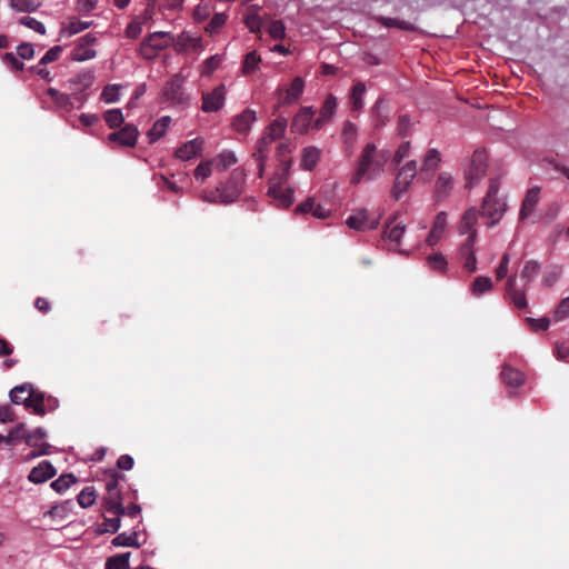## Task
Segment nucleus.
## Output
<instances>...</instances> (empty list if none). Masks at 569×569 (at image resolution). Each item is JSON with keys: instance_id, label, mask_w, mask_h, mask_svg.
<instances>
[{"instance_id": "nucleus-1", "label": "nucleus", "mask_w": 569, "mask_h": 569, "mask_svg": "<svg viewBox=\"0 0 569 569\" xmlns=\"http://www.w3.org/2000/svg\"><path fill=\"white\" fill-rule=\"evenodd\" d=\"M389 159V152L378 150L375 143H368L362 149L358 160L357 170L351 178L353 184H358L362 179L373 180L383 171Z\"/></svg>"}, {"instance_id": "nucleus-2", "label": "nucleus", "mask_w": 569, "mask_h": 569, "mask_svg": "<svg viewBox=\"0 0 569 569\" xmlns=\"http://www.w3.org/2000/svg\"><path fill=\"white\" fill-rule=\"evenodd\" d=\"M500 181L498 178L490 179L488 191L481 203L480 214L489 219L488 226L492 227L498 223L507 210V202L503 198L498 197Z\"/></svg>"}, {"instance_id": "nucleus-3", "label": "nucleus", "mask_w": 569, "mask_h": 569, "mask_svg": "<svg viewBox=\"0 0 569 569\" xmlns=\"http://www.w3.org/2000/svg\"><path fill=\"white\" fill-rule=\"evenodd\" d=\"M10 399L14 405H23L28 409H32L37 416H44V395L33 388L31 383H23L14 387L10 391Z\"/></svg>"}, {"instance_id": "nucleus-4", "label": "nucleus", "mask_w": 569, "mask_h": 569, "mask_svg": "<svg viewBox=\"0 0 569 569\" xmlns=\"http://www.w3.org/2000/svg\"><path fill=\"white\" fill-rule=\"evenodd\" d=\"M246 171L241 168L234 169L226 183L218 187L219 201L223 204L234 202L243 191Z\"/></svg>"}, {"instance_id": "nucleus-5", "label": "nucleus", "mask_w": 569, "mask_h": 569, "mask_svg": "<svg viewBox=\"0 0 569 569\" xmlns=\"http://www.w3.org/2000/svg\"><path fill=\"white\" fill-rule=\"evenodd\" d=\"M173 41L170 32L156 31L146 37L139 49V53L143 59L152 60L158 52L168 48Z\"/></svg>"}, {"instance_id": "nucleus-6", "label": "nucleus", "mask_w": 569, "mask_h": 569, "mask_svg": "<svg viewBox=\"0 0 569 569\" xmlns=\"http://www.w3.org/2000/svg\"><path fill=\"white\" fill-rule=\"evenodd\" d=\"M487 153L485 150L477 149L472 157L469 167L465 170L466 189H472L477 186L487 173Z\"/></svg>"}, {"instance_id": "nucleus-7", "label": "nucleus", "mask_w": 569, "mask_h": 569, "mask_svg": "<svg viewBox=\"0 0 569 569\" xmlns=\"http://www.w3.org/2000/svg\"><path fill=\"white\" fill-rule=\"evenodd\" d=\"M184 78L181 73L173 74L168 80L162 89L161 97L163 101L171 103L172 106L184 107L189 103V98L184 93L182 84Z\"/></svg>"}, {"instance_id": "nucleus-8", "label": "nucleus", "mask_w": 569, "mask_h": 569, "mask_svg": "<svg viewBox=\"0 0 569 569\" xmlns=\"http://www.w3.org/2000/svg\"><path fill=\"white\" fill-rule=\"evenodd\" d=\"M416 174L417 162L415 160L406 162L398 170L392 187V196L396 200H399L407 192Z\"/></svg>"}, {"instance_id": "nucleus-9", "label": "nucleus", "mask_w": 569, "mask_h": 569, "mask_svg": "<svg viewBox=\"0 0 569 569\" xmlns=\"http://www.w3.org/2000/svg\"><path fill=\"white\" fill-rule=\"evenodd\" d=\"M93 80L94 76L90 71L81 72L69 80V89L80 107L86 102V96L82 93L92 86Z\"/></svg>"}, {"instance_id": "nucleus-10", "label": "nucleus", "mask_w": 569, "mask_h": 569, "mask_svg": "<svg viewBox=\"0 0 569 569\" xmlns=\"http://www.w3.org/2000/svg\"><path fill=\"white\" fill-rule=\"evenodd\" d=\"M227 89L224 84H219L210 92L202 93V106L203 112H217L219 111L226 101Z\"/></svg>"}, {"instance_id": "nucleus-11", "label": "nucleus", "mask_w": 569, "mask_h": 569, "mask_svg": "<svg viewBox=\"0 0 569 569\" xmlns=\"http://www.w3.org/2000/svg\"><path fill=\"white\" fill-rule=\"evenodd\" d=\"M477 238V231H472L465 242L460 246L459 254L462 261L463 269L469 273H473L477 270V258L473 249V244Z\"/></svg>"}, {"instance_id": "nucleus-12", "label": "nucleus", "mask_w": 569, "mask_h": 569, "mask_svg": "<svg viewBox=\"0 0 569 569\" xmlns=\"http://www.w3.org/2000/svg\"><path fill=\"white\" fill-rule=\"evenodd\" d=\"M305 81L301 77L293 78L289 88H278L276 94L278 97L279 106H287L293 103L300 98L303 92Z\"/></svg>"}, {"instance_id": "nucleus-13", "label": "nucleus", "mask_w": 569, "mask_h": 569, "mask_svg": "<svg viewBox=\"0 0 569 569\" xmlns=\"http://www.w3.org/2000/svg\"><path fill=\"white\" fill-rule=\"evenodd\" d=\"M46 437H47V431L41 427H38V428L33 429L32 431H27L26 443L29 447L36 448V450H33L29 455V458H36V457L44 456V455L49 453V449L51 446L47 442L40 443V441L42 439H44Z\"/></svg>"}, {"instance_id": "nucleus-14", "label": "nucleus", "mask_w": 569, "mask_h": 569, "mask_svg": "<svg viewBox=\"0 0 569 569\" xmlns=\"http://www.w3.org/2000/svg\"><path fill=\"white\" fill-rule=\"evenodd\" d=\"M346 224L357 231L373 230L378 228L379 219L369 220L367 210L358 209L348 217Z\"/></svg>"}, {"instance_id": "nucleus-15", "label": "nucleus", "mask_w": 569, "mask_h": 569, "mask_svg": "<svg viewBox=\"0 0 569 569\" xmlns=\"http://www.w3.org/2000/svg\"><path fill=\"white\" fill-rule=\"evenodd\" d=\"M139 136L138 128L134 124H126L119 131L109 134L108 139L111 142H117L123 147H134Z\"/></svg>"}, {"instance_id": "nucleus-16", "label": "nucleus", "mask_w": 569, "mask_h": 569, "mask_svg": "<svg viewBox=\"0 0 569 569\" xmlns=\"http://www.w3.org/2000/svg\"><path fill=\"white\" fill-rule=\"evenodd\" d=\"M268 194L273 199L276 206L279 208H288L293 202V191L290 188H284L280 183L270 180Z\"/></svg>"}, {"instance_id": "nucleus-17", "label": "nucleus", "mask_w": 569, "mask_h": 569, "mask_svg": "<svg viewBox=\"0 0 569 569\" xmlns=\"http://www.w3.org/2000/svg\"><path fill=\"white\" fill-rule=\"evenodd\" d=\"M337 98L329 93L325 99L319 117L313 121V129L320 130L323 126L329 123L337 110Z\"/></svg>"}, {"instance_id": "nucleus-18", "label": "nucleus", "mask_w": 569, "mask_h": 569, "mask_svg": "<svg viewBox=\"0 0 569 569\" xmlns=\"http://www.w3.org/2000/svg\"><path fill=\"white\" fill-rule=\"evenodd\" d=\"M315 113L316 111L312 107H302L292 119L291 130L298 133H306L311 126L313 127Z\"/></svg>"}, {"instance_id": "nucleus-19", "label": "nucleus", "mask_w": 569, "mask_h": 569, "mask_svg": "<svg viewBox=\"0 0 569 569\" xmlns=\"http://www.w3.org/2000/svg\"><path fill=\"white\" fill-rule=\"evenodd\" d=\"M123 502L124 496L121 488L111 492H107L103 498L104 510L114 516H124L126 507L123 506Z\"/></svg>"}, {"instance_id": "nucleus-20", "label": "nucleus", "mask_w": 569, "mask_h": 569, "mask_svg": "<svg viewBox=\"0 0 569 569\" xmlns=\"http://www.w3.org/2000/svg\"><path fill=\"white\" fill-rule=\"evenodd\" d=\"M506 299L517 309H525L528 306L525 289L516 288V276H510L506 281Z\"/></svg>"}, {"instance_id": "nucleus-21", "label": "nucleus", "mask_w": 569, "mask_h": 569, "mask_svg": "<svg viewBox=\"0 0 569 569\" xmlns=\"http://www.w3.org/2000/svg\"><path fill=\"white\" fill-rule=\"evenodd\" d=\"M273 141V138L264 131L263 136L257 143L256 151L252 153V158L257 162L259 178H262L264 172V161L268 154V146H270Z\"/></svg>"}, {"instance_id": "nucleus-22", "label": "nucleus", "mask_w": 569, "mask_h": 569, "mask_svg": "<svg viewBox=\"0 0 569 569\" xmlns=\"http://www.w3.org/2000/svg\"><path fill=\"white\" fill-rule=\"evenodd\" d=\"M56 476V469L50 461L43 460L32 468L28 479L33 483H42Z\"/></svg>"}, {"instance_id": "nucleus-23", "label": "nucleus", "mask_w": 569, "mask_h": 569, "mask_svg": "<svg viewBox=\"0 0 569 569\" xmlns=\"http://www.w3.org/2000/svg\"><path fill=\"white\" fill-rule=\"evenodd\" d=\"M540 200V187H532L527 190L520 209V220H525L531 216L535 211L536 206Z\"/></svg>"}, {"instance_id": "nucleus-24", "label": "nucleus", "mask_w": 569, "mask_h": 569, "mask_svg": "<svg viewBox=\"0 0 569 569\" xmlns=\"http://www.w3.org/2000/svg\"><path fill=\"white\" fill-rule=\"evenodd\" d=\"M453 188V178L448 172H440L435 183V198L437 201L447 199Z\"/></svg>"}, {"instance_id": "nucleus-25", "label": "nucleus", "mask_w": 569, "mask_h": 569, "mask_svg": "<svg viewBox=\"0 0 569 569\" xmlns=\"http://www.w3.org/2000/svg\"><path fill=\"white\" fill-rule=\"evenodd\" d=\"M203 146V140L196 138L193 140L187 141L180 148H178L174 152L176 158L180 160H190L198 154L201 153Z\"/></svg>"}, {"instance_id": "nucleus-26", "label": "nucleus", "mask_w": 569, "mask_h": 569, "mask_svg": "<svg viewBox=\"0 0 569 569\" xmlns=\"http://www.w3.org/2000/svg\"><path fill=\"white\" fill-rule=\"evenodd\" d=\"M396 220L397 216H392L387 220L383 230V237H386L390 242L398 246L405 233L406 226L402 222H396Z\"/></svg>"}, {"instance_id": "nucleus-27", "label": "nucleus", "mask_w": 569, "mask_h": 569, "mask_svg": "<svg viewBox=\"0 0 569 569\" xmlns=\"http://www.w3.org/2000/svg\"><path fill=\"white\" fill-rule=\"evenodd\" d=\"M298 213H311L318 219H326L330 216V210L322 207L320 203H316L313 198H308L301 202L297 208Z\"/></svg>"}, {"instance_id": "nucleus-28", "label": "nucleus", "mask_w": 569, "mask_h": 569, "mask_svg": "<svg viewBox=\"0 0 569 569\" xmlns=\"http://www.w3.org/2000/svg\"><path fill=\"white\" fill-rule=\"evenodd\" d=\"M446 226H447V213L441 211L436 216L432 228L428 234V238H427L428 246L433 247L439 242V240L442 238Z\"/></svg>"}, {"instance_id": "nucleus-29", "label": "nucleus", "mask_w": 569, "mask_h": 569, "mask_svg": "<svg viewBox=\"0 0 569 569\" xmlns=\"http://www.w3.org/2000/svg\"><path fill=\"white\" fill-rule=\"evenodd\" d=\"M256 120V111L246 109L234 118L232 126L237 132L247 133Z\"/></svg>"}, {"instance_id": "nucleus-30", "label": "nucleus", "mask_w": 569, "mask_h": 569, "mask_svg": "<svg viewBox=\"0 0 569 569\" xmlns=\"http://www.w3.org/2000/svg\"><path fill=\"white\" fill-rule=\"evenodd\" d=\"M500 377L502 382L508 387L518 388L525 383L523 373L507 365L503 366Z\"/></svg>"}, {"instance_id": "nucleus-31", "label": "nucleus", "mask_w": 569, "mask_h": 569, "mask_svg": "<svg viewBox=\"0 0 569 569\" xmlns=\"http://www.w3.org/2000/svg\"><path fill=\"white\" fill-rule=\"evenodd\" d=\"M47 94L52 99L57 108L68 112L73 109L74 99L69 94L60 92L54 88H49Z\"/></svg>"}, {"instance_id": "nucleus-32", "label": "nucleus", "mask_w": 569, "mask_h": 569, "mask_svg": "<svg viewBox=\"0 0 569 569\" xmlns=\"http://www.w3.org/2000/svg\"><path fill=\"white\" fill-rule=\"evenodd\" d=\"M321 150L317 147L310 146L302 150L301 167L305 170L311 171L320 160Z\"/></svg>"}, {"instance_id": "nucleus-33", "label": "nucleus", "mask_w": 569, "mask_h": 569, "mask_svg": "<svg viewBox=\"0 0 569 569\" xmlns=\"http://www.w3.org/2000/svg\"><path fill=\"white\" fill-rule=\"evenodd\" d=\"M366 84L361 81H358L353 84L351 88L350 94H349V101L351 104V109L353 111H359L363 107V96L366 93Z\"/></svg>"}, {"instance_id": "nucleus-34", "label": "nucleus", "mask_w": 569, "mask_h": 569, "mask_svg": "<svg viewBox=\"0 0 569 569\" xmlns=\"http://www.w3.org/2000/svg\"><path fill=\"white\" fill-rule=\"evenodd\" d=\"M479 212L475 207H471L467 209L462 216L459 231L460 233H471L472 231H476L473 229L475 224L478 221Z\"/></svg>"}, {"instance_id": "nucleus-35", "label": "nucleus", "mask_w": 569, "mask_h": 569, "mask_svg": "<svg viewBox=\"0 0 569 569\" xmlns=\"http://www.w3.org/2000/svg\"><path fill=\"white\" fill-rule=\"evenodd\" d=\"M377 21L386 28H398L400 30L410 32L417 31L418 29L413 23L397 18H387L379 16L377 17Z\"/></svg>"}, {"instance_id": "nucleus-36", "label": "nucleus", "mask_w": 569, "mask_h": 569, "mask_svg": "<svg viewBox=\"0 0 569 569\" xmlns=\"http://www.w3.org/2000/svg\"><path fill=\"white\" fill-rule=\"evenodd\" d=\"M169 124L170 117H162L157 120L148 131L149 142L154 143L157 140H159L166 133Z\"/></svg>"}, {"instance_id": "nucleus-37", "label": "nucleus", "mask_w": 569, "mask_h": 569, "mask_svg": "<svg viewBox=\"0 0 569 569\" xmlns=\"http://www.w3.org/2000/svg\"><path fill=\"white\" fill-rule=\"evenodd\" d=\"M112 546L114 547H140L138 541V533L132 531L130 533L122 532L112 539Z\"/></svg>"}, {"instance_id": "nucleus-38", "label": "nucleus", "mask_w": 569, "mask_h": 569, "mask_svg": "<svg viewBox=\"0 0 569 569\" xmlns=\"http://www.w3.org/2000/svg\"><path fill=\"white\" fill-rule=\"evenodd\" d=\"M131 553L124 552L109 557L106 561V569H129V559Z\"/></svg>"}, {"instance_id": "nucleus-39", "label": "nucleus", "mask_w": 569, "mask_h": 569, "mask_svg": "<svg viewBox=\"0 0 569 569\" xmlns=\"http://www.w3.org/2000/svg\"><path fill=\"white\" fill-rule=\"evenodd\" d=\"M493 284L488 277H477L471 284V293L475 297H480L492 289Z\"/></svg>"}, {"instance_id": "nucleus-40", "label": "nucleus", "mask_w": 569, "mask_h": 569, "mask_svg": "<svg viewBox=\"0 0 569 569\" xmlns=\"http://www.w3.org/2000/svg\"><path fill=\"white\" fill-rule=\"evenodd\" d=\"M287 124H288V121L286 118L283 117H279L277 118L276 120H273L267 128H266V132L268 134H270L273 140H278L280 139L284 131H286V128H287Z\"/></svg>"}, {"instance_id": "nucleus-41", "label": "nucleus", "mask_w": 569, "mask_h": 569, "mask_svg": "<svg viewBox=\"0 0 569 569\" xmlns=\"http://www.w3.org/2000/svg\"><path fill=\"white\" fill-rule=\"evenodd\" d=\"M27 431L26 425L20 422L10 430L9 435L4 437L3 442L8 446L14 445L20 440L26 442Z\"/></svg>"}, {"instance_id": "nucleus-42", "label": "nucleus", "mask_w": 569, "mask_h": 569, "mask_svg": "<svg viewBox=\"0 0 569 569\" xmlns=\"http://www.w3.org/2000/svg\"><path fill=\"white\" fill-rule=\"evenodd\" d=\"M372 117L376 122V127H382L388 121V110L385 107L383 99H378L372 107Z\"/></svg>"}, {"instance_id": "nucleus-43", "label": "nucleus", "mask_w": 569, "mask_h": 569, "mask_svg": "<svg viewBox=\"0 0 569 569\" xmlns=\"http://www.w3.org/2000/svg\"><path fill=\"white\" fill-rule=\"evenodd\" d=\"M440 161V152L437 149H430L423 159L421 172L435 171Z\"/></svg>"}, {"instance_id": "nucleus-44", "label": "nucleus", "mask_w": 569, "mask_h": 569, "mask_svg": "<svg viewBox=\"0 0 569 569\" xmlns=\"http://www.w3.org/2000/svg\"><path fill=\"white\" fill-rule=\"evenodd\" d=\"M77 482V478L72 473L61 475L58 479L51 482V488L62 493L70 488L72 483Z\"/></svg>"}, {"instance_id": "nucleus-45", "label": "nucleus", "mask_w": 569, "mask_h": 569, "mask_svg": "<svg viewBox=\"0 0 569 569\" xmlns=\"http://www.w3.org/2000/svg\"><path fill=\"white\" fill-rule=\"evenodd\" d=\"M227 19L228 16L223 12L213 14V17L206 26L204 31L211 36L218 33L220 29L226 24Z\"/></svg>"}, {"instance_id": "nucleus-46", "label": "nucleus", "mask_w": 569, "mask_h": 569, "mask_svg": "<svg viewBox=\"0 0 569 569\" xmlns=\"http://www.w3.org/2000/svg\"><path fill=\"white\" fill-rule=\"evenodd\" d=\"M221 61L222 59L219 54H214L206 59L201 64V76L210 77L219 68Z\"/></svg>"}, {"instance_id": "nucleus-47", "label": "nucleus", "mask_w": 569, "mask_h": 569, "mask_svg": "<svg viewBox=\"0 0 569 569\" xmlns=\"http://www.w3.org/2000/svg\"><path fill=\"white\" fill-rule=\"evenodd\" d=\"M214 161L219 170L224 171L237 162V157L232 151L224 150L217 156Z\"/></svg>"}, {"instance_id": "nucleus-48", "label": "nucleus", "mask_w": 569, "mask_h": 569, "mask_svg": "<svg viewBox=\"0 0 569 569\" xmlns=\"http://www.w3.org/2000/svg\"><path fill=\"white\" fill-rule=\"evenodd\" d=\"M103 119L111 129L120 128L123 123V114L120 109H110L106 111Z\"/></svg>"}, {"instance_id": "nucleus-49", "label": "nucleus", "mask_w": 569, "mask_h": 569, "mask_svg": "<svg viewBox=\"0 0 569 569\" xmlns=\"http://www.w3.org/2000/svg\"><path fill=\"white\" fill-rule=\"evenodd\" d=\"M78 503L82 508L91 507L96 501V490L93 487L83 488L77 497Z\"/></svg>"}, {"instance_id": "nucleus-50", "label": "nucleus", "mask_w": 569, "mask_h": 569, "mask_svg": "<svg viewBox=\"0 0 569 569\" xmlns=\"http://www.w3.org/2000/svg\"><path fill=\"white\" fill-rule=\"evenodd\" d=\"M97 52L90 47L76 46L71 53V59L74 61H86L93 59Z\"/></svg>"}, {"instance_id": "nucleus-51", "label": "nucleus", "mask_w": 569, "mask_h": 569, "mask_svg": "<svg viewBox=\"0 0 569 569\" xmlns=\"http://www.w3.org/2000/svg\"><path fill=\"white\" fill-rule=\"evenodd\" d=\"M540 271V263L535 260H529L525 263L520 277L529 283Z\"/></svg>"}, {"instance_id": "nucleus-52", "label": "nucleus", "mask_w": 569, "mask_h": 569, "mask_svg": "<svg viewBox=\"0 0 569 569\" xmlns=\"http://www.w3.org/2000/svg\"><path fill=\"white\" fill-rule=\"evenodd\" d=\"M427 264L430 269L442 272L446 270L448 262L445 256L438 252L427 257Z\"/></svg>"}, {"instance_id": "nucleus-53", "label": "nucleus", "mask_w": 569, "mask_h": 569, "mask_svg": "<svg viewBox=\"0 0 569 569\" xmlns=\"http://www.w3.org/2000/svg\"><path fill=\"white\" fill-rule=\"evenodd\" d=\"M260 61L261 59L256 51L247 53L242 64V72L244 74L252 73L258 68Z\"/></svg>"}, {"instance_id": "nucleus-54", "label": "nucleus", "mask_w": 569, "mask_h": 569, "mask_svg": "<svg viewBox=\"0 0 569 569\" xmlns=\"http://www.w3.org/2000/svg\"><path fill=\"white\" fill-rule=\"evenodd\" d=\"M10 6L20 12H31L36 11L39 8V2L37 0H9Z\"/></svg>"}, {"instance_id": "nucleus-55", "label": "nucleus", "mask_w": 569, "mask_h": 569, "mask_svg": "<svg viewBox=\"0 0 569 569\" xmlns=\"http://www.w3.org/2000/svg\"><path fill=\"white\" fill-rule=\"evenodd\" d=\"M178 44L181 49H187L189 47L193 49H200L201 48V38L200 37H192L187 32H182L178 38Z\"/></svg>"}, {"instance_id": "nucleus-56", "label": "nucleus", "mask_w": 569, "mask_h": 569, "mask_svg": "<svg viewBox=\"0 0 569 569\" xmlns=\"http://www.w3.org/2000/svg\"><path fill=\"white\" fill-rule=\"evenodd\" d=\"M561 267L552 266L548 268L543 274L542 283L546 287H552L561 277Z\"/></svg>"}, {"instance_id": "nucleus-57", "label": "nucleus", "mask_w": 569, "mask_h": 569, "mask_svg": "<svg viewBox=\"0 0 569 569\" xmlns=\"http://www.w3.org/2000/svg\"><path fill=\"white\" fill-rule=\"evenodd\" d=\"M269 36L274 40H282L286 37V27L281 20H273L268 27Z\"/></svg>"}, {"instance_id": "nucleus-58", "label": "nucleus", "mask_w": 569, "mask_h": 569, "mask_svg": "<svg viewBox=\"0 0 569 569\" xmlns=\"http://www.w3.org/2000/svg\"><path fill=\"white\" fill-rule=\"evenodd\" d=\"M126 480V476L116 470H112L108 475V479L106 481V490L107 492H111L113 490L119 489V483Z\"/></svg>"}, {"instance_id": "nucleus-59", "label": "nucleus", "mask_w": 569, "mask_h": 569, "mask_svg": "<svg viewBox=\"0 0 569 569\" xmlns=\"http://www.w3.org/2000/svg\"><path fill=\"white\" fill-rule=\"evenodd\" d=\"M93 24V21H81L77 18L70 19L67 30L69 34H76L79 33L88 28H90Z\"/></svg>"}, {"instance_id": "nucleus-60", "label": "nucleus", "mask_w": 569, "mask_h": 569, "mask_svg": "<svg viewBox=\"0 0 569 569\" xmlns=\"http://www.w3.org/2000/svg\"><path fill=\"white\" fill-rule=\"evenodd\" d=\"M19 23L27 27V28H30L32 30H34L36 32L40 33V34H44L46 33V27L42 22L38 21L36 18H32V17H22L20 20H19Z\"/></svg>"}, {"instance_id": "nucleus-61", "label": "nucleus", "mask_w": 569, "mask_h": 569, "mask_svg": "<svg viewBox=\"0 0 569 569\" xmlns=\"http://www.w3.org/2000/svg\"><path fill=\"white\" fill-rule=\"evenodd\" d=\"M569 317V297L563 298L555 309L553 319L556 321L565 320Z\"/></svg>"}, {"instance_id": "nucleus-62", "label": "nucleus", "mask_w": 569, "mask_h": 569, "mask_svg": "<svg viewBox=\"0 0 569 569\" xmlns=\"http://www.w3.org/2000/svg\"><path fill=\"white\" fill-rule=\"evenodd\" d=\"M119 97V87L117 84H108L101 92V100L107 103L116 102Z\"/></svg>"}, {"instance_id": "nucleus-63", "label": "nucleus", "mask_w": 569, "mask_h": 569, "mask_svg": "<svg viewBox=\"0 0 569 569\" xmlns=\"http://www.w3.org/2000/svg\"><path fill=\"white\" fill-rule=\"evenodd\" d=\"M212 161L200 162L194 169L196 180L203 182L211 174Z\"/></svg>"}, {"instance_id": "nucleus-64", "label": "nucleus", "mask_w": 569, "mask_h": 569, "mask_svg": "<svg viewBox=\"0 0 569 569\" xmlns=\"http://www.w3.org/2000/svg\"><path fill=\"white\" fill-rule=\"evenodd\" d=\"M142 32V22L138 19H133L130 23H128L124 33L128 39H137L140 37Z\"/></svg>"}]
</instances>
